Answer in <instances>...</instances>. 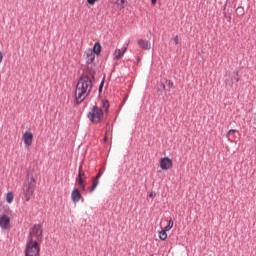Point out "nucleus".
I'll return each mask as SVG.
<instances>
[{
	"label": "nucleus",
	"instance_id": "17",
	"mask_svg": "<svg viewBox=\"0 0 256 256\" xmlns=\"http://www.w3.org/2000/svg\"><path fill=\"white\" fill-rule=\"evenodd\" d=\"M76 183L78 184V187L79 189H81V191H85V187L87 183L85 182L84 179H76Z\"/></svg>",
	"mask_w": 256,
	"mask_h": 256
},
{
	"label": "nucleus",
	"instance_id": "28",
	"mask_svg": "<svg viewBox=\"0 0 256 256\" xmlns=\"http://www.w3.org/2000/svg\"><path fill=\"white\" fill-rule=\"evenodd\" d=\"M171 229V225H166L164 229H162V231H165L167 233V231H171Z\"/></svg>",
	"mask_w": 256,
	"mask_h": 256
},
{
	"label": "nucleus",
	"instance_id": "2",
	"mask_svg": "<svg viewBox=\"0 0 256 256\" xmlns=\"http://www.w3.org/2000/svg\"><path fill=\"white\" fill-rule=\"evenodd\" d=\"M25 256H41V242L30 238L26 243V248L24 250Z\"/></svg>",
	"mask_w": 256,
	"mask_h": 256
},
{
	"label": "nucleus",
	"instance_id": "18",
	"mask_svg": "<svg viewBox=\"0 0 256 256\" xmlns=\"http://www.w3.org/2000/svg\"><path fill=\"white\" fill-rule=\"evenodd\" d=\"M101 109H104V113H109V100H102V105H101Z\"/></svg>",
	"mask_w": 256,
	"mask_h": 256
},
{
	"label": "nucleus",
	"instance_id": "1",
	"mask_svg": "<svg viewBox=\"0 0 256 256\" xmlns=\"http://www.w3.org/2000/svg\"><path fill=\"white\" fill-rule=\"evenodd\" d=\"M93 89V80L88 78L87 75H81L76 84L75 90V105H81L89 97Z\"/></svg>",
	"mask_w": 256,
	"mask_h": 256
},
{
	"label": "nucleus",
	"instance_id": "36",
	"mask_svg": "<svg viewBox=\"0 0 256 256\" xmlns=\"http://www.w3.org/2000/svg\"><path fill=\"white\" fill-rule=\"evenodd\" d=\"M160 87L163 89V91H165V89H166L165 84L161 83V84H160Z\"/></svg>",
	"mask_w": 256,
	"mask_h": 256
},
{
	"label": "nucleus",
	"instance_id": "14",
	"mask_svg": "<svg viewBox=\"0 0 256 256\" xmlns=\"http://www.w3.org/2000/svg\"><path fill=\"white\" fill-rule=\"evenodd\" d=\"M126 52H127V47H123L122 50L116 49L113 53V57L115 60L121 59Z\"/></svg>",
	"mask_w": 256,
	"mask_h": 256
},
{
	"label": "nucleus",
	"instance_id": "10",
	"mask_svg": "<svg viewBox=\"0 0 256 256\" xmlns=\"http://www.w3.org/2000/svg\"><path fill=\"white\" fill-rule=\"evenodd\" d=\"M22 139L26 147H31V145H33V133L26 131L23 134Z\"/></svg>",
	"mask_w": 256,
	"mask_h": 256
},
{
	"label": "nucleus",
	"instance_id": "11",
	"mask_svg": "<svg viewBox=\"0 0 256 256\" xmlns=\"http://www.w3.org/2000/svg\"><path fill=\"white\" fill-rule=\"evenodd\" d=\"M71 199H72L73 203H79V201H81V199H83V196L81 195V191H79V189H77V188H74L71 193Z\"/></svg>",
	"mask_w": 256,
	"mask_h": 256
},
{
	"label": "nucleus",
	"instance_id": "30",
	"mask_svg": "<svg viewBox=\"0 0 256 256\" xmlns=\"http://www.w3.org/2000/svg\"><path fill=\"white\" fill-rule=\"evenodd\" d=\"M173 41L175 42V45H179V36H175L174 38H173Z\"/></svg>",
	"mask_w": 256,
	"mask_h": 256
},
{
	"label": "nucleus",
	"instance_id": "6",
	"mask_svg": "<svg viewBox=\"0 0 256 256\" xmlns=\"http://www.w3.org/2000/svg\"><path fill=\"white\" fill-rule=\"evenodd\" d=\"M160 168L162 171H169L173 168V160L167 156L160 159Z\"/></svg>",
	"mask_w": 256,
	"mask_h": 256
},
{
	"label": "nucleus",
	"instance_id": "31",
	"mask_svg": "<svg viewBox=\"0 0 256 256\" xmlns=\"http://www.w3.org/2000/svg\"><path fill=\"white\" fill-rule=\"evenodd\" d=\"M149 197H150L151 199H154V197H157V193H155V192H150Z\"/></svg>",
	"mask_w": 256,
	"mask_h": 256
},
{
	"label": "nucleus",
	"instance_id": "25",
	"mask_svg": "<svg viewBox=\"0 0 256 256\" xmlns=\"http://www.w3.org/2000/svg\"><path fill=\"white\" fill-rule=\"evenodd\" d=\"M104 85H105V74H104L103 79H102V81H101V83H100V85H99V88H98L99 95H101V93H103V87H104Z\"/></svg>",
	"mask_w": 256,
	"mask_h": 256
},
{
	"label": "nucleus",
	"instance_id": "12",
	"mask_svg": "<svg viewBox=\"0 0 256 256\" xmlns=\"http://www.w3.org/2000/svg\"><path fill=\"white\" fill-rule=\"evenodd\" d=\"M85 55H86V65H93L96 54H94V52H92L91 49H88L87 51H85Z\"/></svg>",
	"mask_w": 256,
	"mask_h": 256
},
{
	"label": "nucleus",
	"instance_id": "9",
	"mask_svg": "<svg viewBox=\"0 0 256 256\" xmlns=\"http://www.w3.org/2000/svg\"><path fill=\"white\" fill-rule=\"evenodd\" d=\"M236 76L229 77L225 80L226 89L233 88V81L235 80L236 83H239V71L234 72Z\"/></svg>",
	"mask_w": 256,
	"mask_h": 256
},
{
	"label": "nucleus",
	"instance_id": "24",
	"mask_svg": "<svg viewBox=\"0 0 256 256\" xmlns=\"http://www.w3.org/2000/svg\"><path fill=\"white\" fill-rule=\"evenodd\" d=\"M159 239L161 241H167V232H165V230L159 232Z\"/></svg>",
	"mask_w": 256,
	"mask_h": 256
},
{
	"label": "nucleus",
	"instance_id": "13",
	"mask_svg": "<svg viewBox=\"0 0 256 256\" xmlns=\"http://www.w3.org/2000/svg\"><path fill=\"white\" fill-rule=\"evenodd\" d=\"M90 51L94 54H96V57H99L101 53L103 52V46H101V42H95L94 46Z\"/></svg>",
	"mask_w": 256,
	"mask_h": 256
},
{
	"label": "nucleus",
	"instance_id": "23",
	"mask_svg": "<svg viewBox=\"0 0 256 256\" xmlns=\"http://www.w3.org/2000/svg\"><path fill=\"white\" fill-rule=\"evenodd\" d=\"M83 177H85V172L83 171V166H79L78 169V177L76 179H84Z\"/></svg>",
	"mask_w": 256,
	"mask_h": 256
},
{
	"label": "nucleus",
	"instance_id": "32",
	"mask_svg": "<svg viewBox=\"0 0 256 256\" xmlns=\"http://www.w3.org/2000/svg\"><path fill=\"white\" fill-rule=\"evenodd\" d=\"M168 225H170V228L173 229V219L172 218H170V220L168 222Z\"/></svg>",
	"mask_w": 256,
	"mask_h": 256
},
{
	"label": "nucleus",
	"instance_id": "5",
	"mask_svg": "<svg viewBox=\"0 0 256 256\" xmlns=\"http://www.w3.org/2000/svg\"><path fill=\"white\" fill-rule=\"evenodd\" d=\"M33 237H35L34 241H37L38 243L43 241V230L41 229V224H34L32 229H30L29 239H33Z\"/></svg>",
	"mask_w": 256,
	"mask_h": 256
},
{
	"label": "nucleus",
	"instance_id": "20",
	"mask_svg": "<svg viewBox=\"0 0 256 256\" xmlns=\"http://www.w3.org/2000/svg\"><path fill=\"white\" fill-rule=\"evenodd\" d=\"M116 4L120 9H125L127 7V0H116Z\"/></svg>",
	"mask_w": 256,
	"mask_h": 256
},
{
	"label": "nucleus",
	"instance_id": "15",
	"mask_svg": "<svg viewBox=\"0 0 256 256\" xmlns=\"http://www.w3.org/2000/svg\"><path fill=\"white\" fill-rule=\"evenodd\" d=\"M138 45L139 47H141V49H144L145 51H149V49H151V43L144 39L138 40Z\"/></svg>",
	"mask_w": 256,
	"mask_h": 256
},
{
	"label": "nucleus",
	"instance_id": "3",
	"mask_svg": "<svg viewBox=\"0 0 256 256\" xmlns=\"http://www.w3.org/2000/svg\"><path fill=\"white\" fill-rule=\"evenodd\" d=\"M87 117L91 123L97 124L101 123L105 119V112L103 109L97 105H94L91 108V111L88 112Z\"/></svg>",
	"mask_w": 256,
	"mask_h": 256
},
{
	"label": "nucleus",
	"instance_id": "21",
	"mask_svg": "<svg viewBox=\"0 0 256 256\" xmlns=\"http://www.w3.org/2000/svg\"><path fill=\"white\" fill-rule=\"evenodd\" d=\"M97 185H99V181L95 180L94 178L92 179V185L90 187V193H93L95 189H97Z\"/></svg>",
	"mask_w": 256,
	"mask_h": 256
},
{
	"label": "nucleus",
	"instance_id": "26",
	"mask_svg": "<svg viewBox=\"0 0 256 256\" xmlns=\"http://www.w3.org/2000/svg\"><path fill=\"white\" fill-rule=\"evenodd\" d=\"M166 83H167V87H168V91H169V89H172V87H173V82L171 80H166Z\"/></svg>",
	"mask_w": 256,
	"mask_h": 256
},
{
	"label": "nucleus",
	"instance_id": "37",
	"mask_svg": "<svg viewBox=\"0 0 256 256\" xmlns=\"http://www.w3.org/2000/svg\"><path fill=\"white\" fill-rule=\"evenodd\" d=\"M152 5H157V0H151Z\"/></svg>",
	"mask_w": 256,
	"mask_h": 256
},
{
	"label": "nucleus",
	"instance_id": "38",
	"mask_svg": "<svg viewBox=\"0 0 256 256\" xmlns=\"http://www.w3.org/2000/svg\"><path fill=\"white\" fill-rule=\"evenodd\" d=\"M139 61H141V58H140V57H137V63H139Z\"/></svg>",
	"mask_w": 256,
	"mask_h": 256
},
{
	"label": "nucleus",
	"instance_id": "35",
	"mask_svg": "<svg viewBox=\"0 0 256 256\" xmlns=\"http://www.w3.org/2000/svg\"><path fill=\"white\" fill-rule=\"evenodd\" d=\"M3 61V52L0 51V63Z\"/></svg>",
	"mask_w": 256,
	"mask_h": 256
},
{
	"label": "nucleus",
	"instance_id": "16",
	"mask_svg": "<svg viewBox=\"0 0 256 256\" xmlns=\"http://www.w3.org/2000/svg\"><path fill=\"white\" fill-rule=\"evenodd\" d=\"M235 135H239V131L235 129L229 130L227 133L228 141H231V143H233V141H235Z\"/></svg>",
	"mask_w": 256,
	"mask_h": 256
},
{
	"label": "nucleus",
	"instance_id": "7",
	"mask_svg": "<svg viewBox=\"0 0 256 256\" xmlns=\"http://www.w3.org/2000/svg\"><path fill=\"white\" fill-rule=\"evenodd\" d=\"M0 227L2 229H11V218L6 214L0 216Z\"/></svg>",
	"mask_w": 256,
	"mask_h": 256
},
{
	"label": "nucleus",
	"instance_id": "4",
	"mask_svg": "<svg viewBox=\"0 0 256 256\" xmlns=\"http://www.w3.org/2000/svg\"><path fill=\"white\" fill-rule=\"evenodd\" d=\"M35 178L33 176L28 179V182L23 186V195L25 201H31V197H33V193H35Z\"/></svg>",
	"mask_w": 256,
	"mask_h": 256
},
{
	"label": "nucleus",
	"instance_id": "27",
	"mask_svg": "<svg viewBox=\"0 0 256 256\" xmlns=\"http://www.w3.org/2000/svg\"><path fill=\"white\" fill-rule=\"evenodd\" d=\"M101 175H103V171L100 170L93 179L97 181L98 179H101Z\"/></svg>",
	"mask_w": 256,
	"mask_h": 256
},
{
	"label": "nucleus",
	"instance_id": "22",
	"mask_svg": "<svg viewBox=\"0 0 256 256\" xmlns=\"http://www.w3.org/2000/svg\"><path fill=\"white\" fill-rule=\"evenodd\" d=\"M236 14L238 15V17H243L245 15V8L239 6L236 9Z\"/></svg>",
	"mask_w": 256,
	"mask_h": 256
},
{
	"label": "nucleus",
	"instance_id": "33",
	"mask_svg": "<svg viewBox=\"0 0 256 256\" xmlns=\"http://www.w3.org/2000/svg\"><path fill=\"white\" fill-rule=\"evenodd\" d=\"M224 16L228 19V22L231 23V16H227V13H225Z\"/></svg>",
	"mask_w": 256,
	"mask_h": 256
},
{
	"label": "nucleus",
	"instance_id": "19",
	"mask_svg": "<svg viewBox=\"0 0 256 256\" xmlns=\"http://www.w3.org/2000/svg\"><path fill=\"white\" fill-rule=\"evenodd\" d=\"M14 199H15V194L13 192H8L6 194V201H7V203H13Z\"/></svg>",
	"mask_w": 256,
	"mask_h": 256
},
{
	"label": "nucleus",
	"instance_id": "29",
	"mask_svg": "<svg viewBox=\"0 0 256 256\" xmlns=\"http://www.w3.org/2000/svg\"><path fill=\"white\" fill-rule=\"evenodd\" d=\"M99 0H87L88 5H94L97 3Z\"/></svg>",
	"mask_w": 256,
	"mask_h": 256
},
{
	"label": "nucleus",
	"instance_id": "34",
	"mask_svg": "<svg viewBox=\"0 0 256 256\" xmlns=\"http://www.w3.org/2000/svg\"><path fill=\"white\" fill-rule=\"evenodd\" d=\"M125 101H127V95L124 97V99L121 102V105H125Z\"/></svg>",
	"mask_w": 256,
	"mask_h": 256
},
{
	"label": "nucleus",
	"instance_id": "8",
	"mask_svg": "<svg viewBox=\"0 0 256 256\" xmlns=\"http://www.w3.org/2000/svg\"><path fill=\"white\" fill-rule=\"evenodd\" d=\"M82 75H86L88 79H91L93 84L95 83V75H97V69L88 66Z\"/></svg>",
	"mask_w": 256,
	"mask_h": 256
}]
</instances>
